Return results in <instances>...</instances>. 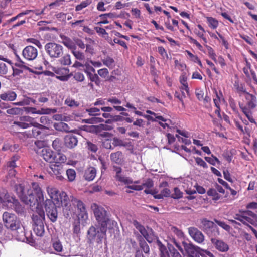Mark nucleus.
<instances>
[{
  "label": "nucleus",
  "mask_w": 257,
  "mask_h": 257,
  "mask_svg": "<svg viewBox=\"0 0 257 257\" xmlns=\"http://www.w3.org/2000/svg\"><path fill=\"white\" fill-rule=\"evenodd\" d=\"M37 112V114H49L56 113L57 109L55 108H41L40 110H38Z\"/></svg>",
  "instance_id": "obj_41"
},
{
  "label": "nucleus",
  "mask_w": 257,
  "mask_h": 257,
  "mask_svg": "<svg viewBox=\"0 0 257 257\" xmlns=\"http://www.w3.org/2000/svg\"><path fill=\"white\" fill-rule=\"evenodd\" d=\"M90 116H96L100 115V109L96 107H91L86 109Z\"/></svg>",
  "instance_id": "obj_48"
},
{
  "label": "nucleus",
  "mask_w": 257,
  "mask_h": 257,
  "mask_svg": "<svg viewBox=\"0 0 257 257\" xmlns=\"http://www.w3.org/2000/svg\"><path fill=\"white\" fill-rule=\"evenodd\" d=\"M19 159V156L18 155H14L11 158L9 162L7 163V166L9 168H14L16 167V162Z\"/></svg>",
  "instance_id": "obj_51"
},
{
  "label": "nucleus",
  "mask_w": 257,
  "mask_h": 257,
  "mask_svg": "<svg viewBox=\"0 0 257 257\" xmlns=\"http://www.w3.org/2000/svg\"><path fill=\"white\" fill-rule=\"evenodd\" d=\"M98 74L102 78H106L109 74L108 70L107 68H102L97 71Z\"/></svg>",
  "instance_id": "obj_61"
},
{
  "label": "nucleus",
  "mask_w": 257,
  "mask_h": 257,
  "mask_svg": "<svg viewBox=\"0 0 257 257\" xmlns=\"http://www.w3.org/2000/svg\"><path fill=\"white\" fill-rule=\"evenodd\" d=\"M72 53L75 58L77 60L82 61L84 60L85 58L84 54L83 52L77 50L76 48L72 51Z\"/></svg>",
  "instance_id": "obj_42"
},
{
  "label": "nucleus",
  "mask_w": 257,
  "mask_h": 257,
  "mask_svg": "<svg viewBox=\"0 0 257 257\" xmlns=\"http://www.w3.org/2000/svg\"><path fill=\"white\" fill-rule=\"evenodd\" d=\"M214 222L217 223L219 226L222 227L225 230L227 231H230L231 227L227 224L225 222L221 221L217 219H214Z\"/></svg>",
  "instance_id": "obj_52"
},
{
  "label": "nucleus",
  "mask_w": 257,
  "mask_h": 257,
  "mask_svg": "<svg viewBox=\"0 0 257 257\" xmlns=\"http://www.w3.org/2000/svg\"><path fill=\"white\" fill-rule=\"evenodd\" d=\"M65 103L70 107H76L78 106V103L71 98H67L65 101Z\"/></svg>",
  "instance_id": "obj_60"
},
{
  "label": "nucleus",
  "mask_w": 257,
  "mask_h": 257,
  "mask_svg": "<svg viewBox=\"0 0 257 257\" xmlns=\"http://www.w3.org/2000/svg\"><path fill=\"white\" fill-rule=\"evenodd\" d=\"M15 190L21 200L30 206H39L44 200L43 191L37 183L33 182L31 186L21 183L16 185ZM36 212L39 216V219L44 220L45 212L41 207H36Z\"/></svg>",
  "instance_id": "obj_1"
},
{
  "label": "nucleus",
  "mask_w": 257,
  "mask_h": 257,
  "mask_svg": "<svg viewBox=\"0 0 257 257\" xmlns=\"http://www.w3.org/2000/svg\"><path fill=\"white\" fill-rule=\"evenodd\" d=\"M153 185L154 183L153 181L150 179H148L144 183L141 185H133L131 186H128L127 188L135 190L140 191L143 190L144 187H146V189L144 190V192L146 194H151L152 195H154L155 191L150 189L153 186Z\"/></svg>",
  "instance_id": "obj_11"
},
{
  "label": "nucleus",
  "mask_w": 257,
  "mask_h": 257,
  "mask_svg": "<svg viewBox=\"0 0 257 257\" xmlns=\"http://www.w3.org/2000/svg\"><path fill=\"white\" fill-rule=\"evenodd\" d=\"M74 201L78 209L79 210V215L82 219H87L88 218V213L86 210L84 204L79 200H76Z\"/></svg>",
  "instance_id": "obj_22"
},
{
  "label": "nucleus",
  "mask_w": 257,
  "mask_h": 257,
  "mask_svg": "<svg viewBox=\"0 0 257 257\" xmlns=\"http://www.w3.org/2000/svg\"><path fill=\"white\" fill-rule=\"evenodd\" d=\"M188 232L192 239L198 243H202L204 242L205 237L203 234L197 228L191 227L188 228Z\"/></svg>",
  "instance_id": "obj_14"
},
{
  "label": "nucleus",
  "mask_w": 257,
  "mask_h": 257,
  "mask_svg": "<svg viewBox=\"0 0 257 257\" xmlns=\"http://www.w3.org/2000/svg\"><path fill=\"white\" fill-rule=\"evenodd\" d=\"M174 193L172 194V197L175 199L180 198L182 197V193L180 191V190L175 187L174 189Z\"/></svg>",
  "instance_id": "obj_64"
},
{
  "label": "nucleus",
  "mask_w": 257,
  "mask_h": 257,
  "mask_svg": "<svg viewBox=\"0 0 257 257\" xmlns=\"http://www.w3.org/2000/svg\"><path fill=\"white\" fill-rule=\"evenodd\" d=\"M74 78L75 80L79 82H82L85 79L84 75L81 72H76L74 75Z\"/></svg>",
  "instance_id": "obj_59"
},
{
  "label": "nucleus",
  "mask_w": 257,
  "mask_h": 257,
  "mask_svg": "<svg viewBox=\"0 0 257 257\" xmlns=\"http://www.w3.org/2000/svg\"><path fill=\"white\" fill-rule=\"evenodd\" d=\"M201 223L202 229L208 234H209L210 232H214V235H220L218 228L214 224L213 221H209L204 218L201 220Z\"/></svg>",
  "instance_id": "obj_10"
},
{
  "label": "nucleus",
  "mask_w": 257,
  "mask_h": 257,
  "mask_svg": "<svg viewBox=\"0 0 257 257\" xmlns=\"http://www.w3.org/2000/svg\"><path fill=\"white\" fill-rule=\"evenodd\" d=\"M41 156L46 161L49 163L54 162L56 158L55 153L48 148H44L42 149Z\"/></svg>",
  "instance_id": "obj_18"
},
{
  "label": "nucleus",
  "mask_w": 257,
  "mask_h": 257,
  "mask_svg": "<svg viewBox=\"0 0 257 257\" xmlns=\"http://www.w3.org/2000/svg\"><path fill=\"white\" fill-rule=\"evenodd\" d=\"M47 193H48V195H49L50 197L51 198V200H52V199H53V200H56L57 202V203L59 202V197H58V195H59V193L58 191L57 190V189L56 188L53 187L51 186H49L47 187Z\"/></svg>",
  "instance_id": "obj_26"
},
{
  "label": "nucleus",
  "mask_w": 257,
  "mask_h": 257,
  "mask_svg": "<svg viewBox=\"0 0 257 257\" xmlns=\"http://www.w3.org/2000/svg\"><path fill=\"white\" fill-rule=\"evenodd\" d=\"M195 161L197 165L203 167L204 168H207L208 167L206 163L201 158H196Z\"/></svg>",
  "instance_id": "obj_63"
},
{
  "label": "nucleus",
  "mask_w": 257,
  "mask_h": 257,
  "mask_svg": "<svg viewBox=\"0 0 257 257\" xmlns=\"http://www.w3.org/2000/svg\"><path fill=\"white\" fill-rule=\"evenodd\" d=\"M107 102L110 103L113 105V108L117 111H124L126 109L121 106L118 105L121 104V101L115 96H112L107 98Z\"/></svg>",
  "instance_id": "obj_21"
},
{
  "label": "nucleus",
  "mask_w": 257,
  "mask_h": 257,
  "mask_svg": "<svg viewBox=\"0 0 257 257\" xmlns=\"http://www.w3.org/2000/svg\"><path fill=\"white\" fill-rule=\"evenodd\" d=\"M67 178L70 182L73 181L76 178V172L73 169H69L66 171Z\"/></svg>",
  "instance_id": "obj_43"
},
{
  "label": "nucleus",
  "mask_w": 257,
  "mask_h": 257,
  "mask_svg": "<svg viewBox=\"0 0 257 257\" xmlns=\"http://www.w3.org/2000/svg\"><path fill=\"white\" fill-rule=\"evenodd\" d=\"M114 43L118 44L121 46L125 48V49H127V46L125 42L122 40L118 39V38H114L113 41H111L109 42V44L112 46H113L114 45Z\"/></svg>",
  "instance_id": "obj_53"
},
{
  "label": "nucleus",
  "mask_w": 257,
  "mask_h": 257,
  "mask_svg": "<svg viewBox=\"0 0 257 257\" xmlns=\"http://www.w3.org/2000/svg\"><path fill=\"white\" fill-rule=\"evenodd\" d=\"M59 61L61 64L63 65H69L71 64L70 55L69 54L65 55Z\"/></svg>",
  "instance_id": "obj_46"
},
{
  "label": "nucleus",
  "mask_w": 257,
  "mask_h": 257,
  "mask_svg": "<svg viewBox=\"0 0 257 257\" xmlns=\"http://www.w3.org/2000/svg\"><path fill=\"white\" fill-rule=\"evenodd\" d=\"M34 224L33 225V231L38 236H42L45 232L44 226L42 220L41 219L35 220V217H33Z\"/></svg>",
  "instance_id": "obj_17"
},
{
  "label": "nucleus",
  "mask_w": 257,
  "mask_h": 257,
  "mask_svg": "<svg viewBox=\"0 0 257 257\" xmlns=\"http://www.w3.org/2000/svg\"><path fill=\"white\" fill-rule=\"evenodd\" d=\"M77 138L74 135H68L64 138V144L68 148H73L77 145Z\"/></svg>",
  "instance_id": "obj_19"
},
{
  "label": "nucleus",
  "mask_w": 257,
  "mask_h": 257,
  "mask_svg": "<svg viewBox=\"0 0 257 257\" xmlns=\"http://www.w3.org/2000/svg\"><path fill=\"white\" fill-rule=\"evenodd\" d=\"M58 197L59 202H60L61 204L64 203L65 205L67 204V202L69 200V198L65 192H62L61 193H59Z\"/></svg>",
  "instance_id": "obj_47"
},
{
  "label": "nucleus",
  "mask_w": 257,
  "mask_h": 257,
  "mask_svg": "<svg viewBox=\"0 0 257 257\" xmlns=\"http://www.w3.org/2000/svg\"><path fill=\"white\" fill-rule=\"evenodd\" d=\"M22 56L28 61H33L38 56V50L36 48L31 45L27 46L23 50Z\"/></svg>",
  "instance_id": "obj_13"
},
{
  "label": "nucleus",
  "mask_w": 257,
  "mask_h": 257,
  "mask_svg": "<svg viewBox=\"0 0 257 257\" xmlns=\"http://www.w3.org/2000/svg\"><path fill=\"white\" fill-rule=\"evenodd\" d=\"M92 3V0H85L82 2L79 5H78L75 7L76 11H79L89 6Z\"/></svg>",
  "instance_id": "obj_45"
},
{
  "label": "nucleus",
  "mask_w": 257,
  "mask_h": 257,
  "mask_svg": "<svg viewBox=\"0 0 257 257\" xmlns=\"http://www.w3.org/2000/svg\"><path fill=\"white\" fill-rule=\"evenodd\" d=\"M250 68H251L250 64L248 62L246 61V66L243 68V71L244 73L245 74L246 77L248 78L250 77V70H251Z\"/></svg>",
  "instance_id": "obj_58"
},
{
  "label": "nucleus",
  "mask_w": 257,
  "mask_h": 257,
  "mask_svg": "<svg viewBox=\"0 0 257 257\" xmlns=\"http://www.w3.org/2000/svg\"><path fill=\"white\" fill-rule=\"evenodd\" d=\"M31 126H33L35 128V129H33L32 131V135L34 137L38 136L41 133V131L38 130L37 128L40 130L45 128V127L43 125L35 121L34 118L28 115L20 117L19 120L14 121L12 125V127L14 129L17 127L25 129Z\"/></svg>",
  "instance_id": "obj_2"
},
{
  "label": "nucleus",
  "mask_w": 257,
  "mask_h": 257,
  "mask_svg": "<svg viewBox=\"0 0 257 257\" xmlns=\"http://www.w3.org/2000/svg\"><path fill=\"white\" fill-rule=\"evenodd\" d=\"M85 123L89 124H96L100 122H104V119L101 117H94L90 119H86L84 120Z\"/></svg>",
  "instance_id": "obj_39"
},
{
  "label": "nucleus",
  "mask_w": 257,
  "mask_h": 257,
  "mask_svg": "<svg viewBox=\"0 0 257 257\" xmlns=\"http://www.w3.org/2000/svg\"><path fill=\"white\" fill-rule=\"evenodd\" d=\"M53 173L56 175V178L59 180H63L64 177L62 175L63 172L62 166L60 164H53L50 166Z\"/></svg>",
  "instance_id": "obj_20"
},
{
  "label": "nucleus",
  "mask_w": 257,
  "mask_h": 257,
  "mask_svg": "<svg viewBox=\"0 0 257 257\" xmlns=\"http://www.w3.org/2000/svg\"><path fill=\"white\" fill-rule=\"evenodd\" d=\"M157 244L160 251L159 256L169 257V254L166 246L163 245L159 240H157Z\"/></svg>",
  "instance_id": "obj_31"
},
{
  "label": "nucleus",
  "mask_w": 257,
  "mask_h": 257,
  "mask_svg": "<svg viewBox=\"0 0 257 257\" xmlns=\"http://www.w3.org/2000/svg\"><path fill=\"white\" fill-rule=\"evenodd\" d=\"M91 208L93 210L99 226H102L103 228L104 227L108 228V225L111 222L113 225L114 223H116L109 218L107 211L103 207L98 205L96 203H93L91 204Z\"/></svg>",
  "instance_id": "obj_3"
},
{
  "label": "nucleus",
  "mask_w": 257,
  "mask_h": 257,
  "mask_svg": "<svg viewBox=\"0 0 257 257\" xmlns=\"http://www.w3.org/2000/svg\"><path fill=\"white\" fill-rule=\"evenodd\" d=\"M159 124L163 128H171L172 127V121L169 119H166L164 117H157Z\"/></svg>",
  "instance_id": "obj_28"
},
{
  "label": "nucleus",
  "mask_w": 257,
  "mask_h": 257,
  "mask_svg": "<svg viewBox=\"0 0 257 257\" xmlns=\"http://www.w3.org/2000/svg\"><path fill=\"white\" fill-rule=\"evenodd\" d=\"M206 19L208 25L211 28L215 29L218 26V21L215 18L211 17H207Z\"/></svg>",
  "instance_id": "obj_38"
},
{
  "label": "nucleus",
  "mask_w": 257,
  "mask_h": 257,
  "mask_svg": "<svg viewBox=\"0 0 257 257\" xmlns=\"http://www.w3.org/2000/svg\"><path fill=\"white\" fill-rule=\"evenodd\" d=\"M26 42L34 44V45L37 46L39 49L42 48V45L41 44V42L36 39L33 38H28L26 39Z\"/></svg>",
  "instance_id": "obj_54"
},
{
  "label": "nucleus",
  "mask_w": 257,
  "mask_h": 257,
  "mask_svg": "<svg viewBox=\"0 0 257 257\" xmlns=\"http://www.w3.org/2000/svg\"><path fill=\"white\" fill-rule=\"evenodd\" d=\"M107 228L102 226L96 227L95 226H91L88 230L87 234L88 238L90 240H96L98 242L101 241L105 235Z\"/></svg>",
  "instance_id": "obj_8"
},
{
  "label": "nucleus",
  "mask_w": 257,
  "mask_h": 257,
  "mask_svg": "<svg viewBox=\"0 0 257 257\" xmlns=\"http://www.w3.org/2000/svg\"><path fill=\"white\" fill-rule=\"evenodd\" d=\"M7 113L10 115H18L22 114L23 109L21 108L13 107L8 109L6 111Z\"/></svg>",
  "instance_id": "obj_37"
},
{
  "label": "nucleus",
  "mask_w": 257,
  "mask_h": 257,
  "mask_svg": "<svg viewBox=\"0 0 257 257\" xmlns=\"http://www.w3.org/2000/svg\"><path fill=\"white\" fill-rule=\"evenodd\" d=\"M87 147L89 150L94 153L96 152L98 150L97 145L92 143L90 142H87Z\"/></svg>",
  "instance_id": "obj_62"
},
{
  "label": "nucleus",
  "mask_w": 257,
  "mask_h": 257,
  "mask_svg": "<svg viewBox=\"0 0 257 257\" xmlns=\"http://www.w3.org/2000/svg\"><path fill=\"white\" fill-rule=\"evenodd\" d=\"M19 148V146L17 144L10 145L9 143H5L3 145L2 148V150L3 151H7L10 150L11 151H14L18 149Z\"/></svg>",
  "instance_id": "obj_44"
},
{
  "label": "nucleus",
  "mask_w": 257,
  "mask_h": 257,
  "mask_svg": "<svg viewBox=\"0 0 257 257\" xmlns=\"http://www.w3.org/2000/svg\"><path fill=\"white\" fill-rule=\"evenodd\" d=\"M180 82L182 84L180 89H184L187 95L189 94V88L187 82V76L185 74H182L180 77Z\"/></svg>",
  "instance_id": "obj_30"
},
{
  "label": "nucleus",
  "mask_w": 257,
  "mask_h": 257,
  "mask_svg": "<svg viewBox=\"0 0 257 257\" xmlns=\"http://www.w3.org/2000/svg\"><path fill=\"white\" fill-rule=\"evenodd\" d=\"M110 158L112 162L120 164L122 162V153L120 151L112 153L110 154Z\"/></svg>",
  "instance_id": "obj_29"
},
{
  "label": "nucleus",
  "mask_w": 257,
  "mask_h": 257,
  "mask_svg": "<svg viewBox=\"0 0 257 257\" xmlns=\"http://www.w3.org/2000/svg\"><path fill=\"white\" fill-rule=\"evenodd\" d=\"M62 43L68 49H71L72 51L76 48L75 42H74L68 37H64L62 38Z\"/></svg>",
  "instance_id": "obj_32"
},
{
  "label": "nucleus",
  "mask_w": 257,
  "mask_h": 257,
  "mask_svg": "<svg viewBox=\"0 0 257 257\" xmlns=\"http://www.w3.org/2000/svg\"><path fill=\"white\" fill-rule=\"evenodd\" d=\"M171 232L175 234L179 238H184L183 232L176 227L172 226L170 229Z\"/></svg>",
  "instance_id": "obj_49"
},
{
  "label": "nucleus",
  "mask_w": 257,
  "mask_h": 257,
  "mask_svg": "<svg viewBox=\"0 0 257 257\" xmlns=\"http://www.w3.org/2000/svg\"><path fill=\"white\" fill-rule=\"evenodd\" d=\"M170 190L168 188H164L161 191L160 193L158 194L154 195V197L156 199H160L163 198V197H169L170 195Z\"/></svg>",
  "instance_id": "obj_34"
},
{
  "label": "nucleus",
  "mask_w": 257,
  "mask_h": 257,
  "mask_svg": "<svg viewBox=\"0 0 257 257\" xmlns=\"http://www.w3.org/2000/svg\"><path fill=\"white\" fill-rule=\"evenodd\" d=\"M17 98V94L13 91L8 90L0 94V98L7 101H13Z\"/></svg>",
  "instance_id": "obj_24"
},
{
  "label": "nucleus",
  "mask_w": 257,
  "mask_h": 257,
  "mask_svg": "<svg viewBox=\"0 0 257 257\" xmlns=\"http://www.w3.org/2000/svg\"><path fill=\"white\" fill-rule=\"evenodd\" d=\"M245 97L247 100L246 105L247 106L252 109L255 108L257 105L256 97L248 93H246Z\"/></svg>",
  "instance_id": "obj_25"
},
{
  "label": "nucleus",
  "mask_w": 257,
  "mask_h": 257,
  "mask_svg": "<svg viewBox=\"0 0 257 257\" xmlns=\"http://www.w3.org/2000/svg\"><path fill=\"white\" fill-rule=\"evenodd\" d=\"M113 171L116 173L115 178L117 181L124 183L125 184H130L133 183L131 178L125 177L121 174L122 169L118 166H113Z\"/></svg>",
  "instance_id": "obj_16"
},
{
  "label": "nucleus",
  "mask_w": 257,
  "mask_h": 257,
  "mask_svg": "<svg viewBox=\"0 0 257 257\" xmlns=\"http://www.w3.org/2000/svg\"><path fill=\"white\" fill-rule=\"evenodd\" d=\"M207 193L209 196L212 197L213 200L217 201L223 198V196L219 194L214 189H210Z\"/></svg>",
  "instance_id": "obj_33"
},
{
  "label": "nucleus",
  "mask_w": 257,
  "mask_h": 257,
  "mask_svg": "<svg viewBox=\"0 0 257 257\" xmlns=\"http://www.w3.org/2000/svg\"><path fill=\"white\" fill-rule=\"evenodd\" d=\"M3 221L5 226L11 230H16L19 228L20 223L17 216L8 212H5L3 215Z\"/></svg>",
  "instance_id": "obj_7"
},
{
  "label": "nucleus",
  "mask_w": 257,
  "mask_h": 257,
  "mask_svg": "<svg viewBox=\"0 0 257 257\" xmlns=\"http://www.w3.org/2000/svg\"><path fill=\"white\" fill-rule=\"evenodd\" d=\"M31 102L35 103L36 100L30 97H27L21 101L14 103L13 104L22 106L24 105H28Z\"/></svg>",
  "instance_id": "obj_36"
},
{
  "label": "nucleus",
  "mask_w": 257,
  "mask_h": 257,
  "mask_svg": "<svg viewBox=\"0 0 257 257\" xmlns=\"http://www.w3.org/2000/svg\"><path fill=\"white\" fill-rule=\"evenodd\" d=\"M54 127L55 130L58 131L65 132H69L71 131L68 125L63 122L55 123L54 124Z\"/></svg>",
  "instance_id": "obj_27"
},
{
  "label": "nucleus",
  "mask_w": 257,
  "mask_h": 257,
  "mask_svg": "<svg viewBox=\"0 0 257 257\" xmlns=\"http://www.w3.org/2000/svg\"><path fill=\"white\" fill-rule=\"evenodd\" d=\"M67 160L66 156L61 153L58 154V157L56 156L55 160L54 161L55 164H59L65 163Z\"/></svg>",
  "instance_id": "obj_50"
},
{
  "label": "nucleus",
  "mask_w": 257,
  "mask_h": 257,
  "mask_svg": "<svg viewBox=\"0 0 257 257\" xmlns=\"http://www.w3.org/2000/svg\"><path fill=\"white\" fill-rule=\"evenodd\" d=\"M134 225L148 242L151 243L153 241L154 235L151 229L146 230L143 225L137 221H134Z\"/></svg>",
  "instance_id": "obj_12"
},
{
  "label": "nucleus",
  "mask_w": 257,
  "mask_h": 257,
  "mask_svg": "<svg viewBox=\"0 0 257 257\" xmlns=\"http://www.w3.org/2000/svg\"><path fill=\"white\" fill-rule=\"evenodd\" d=\"M44 207L48 218L52 222H56L58 218V211L55 204L51 200L46 199Z\"/></svg>",
  "instance_id": "obj_9"
},
{
  "label": "nucleus",
  "mask_w": 257,
  "mask_h": 257,
  "mask_svg": "<svg viewBox=\"0 0 257 257\" xmlns=\"http://www.w3.org/2000/svg\"><path fill=\"white\" fill-rule=\"evenodd\" d=\"M206 47L208 51V55L209 57L215 62L217 61L216 58V54L212 47L208 45H206Z\"/></svg>",
  "instance_id": "obj_57"
},
{
  "label": "nucleus",
  "mask_w": 257,
  "mask_h": 257,
  "mask_svg": "<svg viewBox=\"0 0 257 257\" xmlns=\"http://www.w3.org/2000/svg\"><path fill=\"white\" fill-rule=\"evenodd\" d=\"M44 47L46 53L51 58H58L63 54V46L56 43H48L45 45Z\"/></svg>",
  "instance_id": "obj_6"
},
{
  "label": "nucleus",
  "mask_w": 257,
  "mask_h": 257,
  "mask_svg": "<svg viewBox=\"0 0 257 257\" xmlns=\"http://www.w3.org/2000/svg\"><path fill=\"white\" fill-rule=\"evenodd\" d=\"M96 175V169L93 167H89L85 170L83 177L86 180L91 181L95 178Z\"/></svg>",
  "instance_id": "obj_23"
},
{
  "label": "nucleus",
  "mask_w": 257,
  "mask_h": 257,
  "mask_svg": "<svg viewBox=\"0 0 257 257\" xmlns=\"http://www.w3.org/2000/svg\"><path fill=\"white\" fill-rule=\"evenodd\" d=\"M182 244L184 248L186 254H187L189 257L197 256L198 254L202 255L204 253L209 256H212L213 255L209 251L207 250H204L192 243H188L183 241L182 242Z\"/></svg>",
  "instance_id": "obj_5"
},
{
  "label": "nucleus",
  "mask_w": 257,
  "mask_h": 257,
  "mask_svg": "<svg viewBox=\"0 0 257 257\" xmlns=\"http://www.w3.org/2000/svg\"><path fill=\"white\" fill-rule=\"evenodd\" d=\"M234 219L247 226L249 224L257 226V215L250 210H240L234 216Z\"/></svg>",
  "instance_id": "obj_4"
},
{
  "label": "nucleus",
  "mask_w": 257,
  "mask_h": 257,
  "mask_svg": "<svg viewBox=\"0 0 257 257\" xmlns=\"http://www.w3.org/2000/svg\"><path fill=\"white\" fill-rule=\"evenodd\" d=\"M186 94H187L186 92L182 91L181 94H180L179 92L176 91L174 94L175 97L180 100L183 106H184L183 99L186 97Z\"/></svg>",
  "instance_id": "obj_55"
},
{
  "label": "nucleus",
  "mask_w": 257,
  "mask_h": 257,
  "mask_svg": "<svg viewBox=\"0 0 257 257\" xmlns=\"http://www.w3.org/2000/svg\"><path fill=\"white\" fill-rule=\"evenodd\" d=\"M53 247L57 252H61L63 249L62 244L59 240L55 241L53 242Z\"/></svg>",
  "instance_id": "obj_56"
},
{
  "label": "nucleus",
  "mask_w": 257,
  "mask_h": 257,
  "mask_svg": "<svg viewBox=\"0 0 257 257\" xmlns=\"http://www.w3.org/2000/svg\"><path fill=\"white\" fill-rule=\"evenodd\" d=\"M211 243L214 245L216 249L221 252H226L229 249L228 244L222 240L216 238L211 239Z\"/></svg>",
  "instance_id": "obj_15"
},
{
  "label": "nucleus",
  "mask_w": 257,
  "mask_h": 257,
  "mask_svg": "<svg viewBox=\"0 0 257 257\" xmlns=\"http://www.w3.org/2000/svg\"><path fill=\"white\" fill-rule=\"evenodd\" d=\"M12 207L18 213L21 214L23 212V207L16 200H14Z\"/></svg>",
  "instance_id": "obj_40"
},
{
  "label": "nucleus",
  "mask_w": 257,
  "mask_h": 257,
  "mask_svg": "<svg viewBox=\"0 0 257 257\" xmlns=\"http://www.w3.org/2000/svg\"><path fill=\"white\" fill-rule=\"evenodd\" d=\"M104 65L109 68H113L115 66V61L113 58L107 56L106 58L102 60Z\"/></svg>",
  "instance_id": "obj_35"
}]
</instances>
